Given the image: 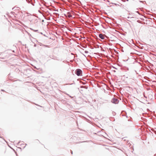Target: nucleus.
I'll return each instance as SVG.
<instances>
[{
	"label": "nucleus",
	"instance_id": "obj_1",
	"mask_svg": "<svg viewBox=\"0 0 156 156\" xmlns=\"http://www.w3.org/2000/svg\"><path fill=\"white\" fill-rule=\"evenodd\" d=\"M82 73V70L80 69H77L76 70L75 73L77 76L81 75V74Z\"/></svg>",
	"mask_w": 156,
	"mask_h": 156
},
{
	"label": "nucleus",
	"instance_id": "obj_2",
	"mask_svg": "<svg viewBox=\"0 0 156 156\" xmlns=\"http://www.w3.org/2000/svg\"><path fill=\"white\" fill-rule=\"evenodd\" d=\"M119 101L118 99L116 98H113L111 100L112 102L115 104H118Z\"/></svg>",
	"mask_w": 156,
	"mask_h": 156
},
{
	"label": "nucleus",
	"instance_id": "obj_3",
	"mask_svg": "<svg viewBox=\"0 0 156 156\" xmlns=\"http://www.w3.org/2000/svg\"><path fill=\"white\" fill-rule=\"evenodd\" d=\"M99 37L102 39H104L105 38V37L103 34H99Z\"/></svg>",
	"mask_w": 156,
	"mask_h": 156
},
{
	"label": "nucleus",
	"instance_id": "obj_4",
	"mask_svg": "<svg viewBox=\"0 0 156 156\" xmlns=\"http://www.w3.org/2000/svg\"><path fill=\"white\" fill-rule=\"evenodd\" d=\"M38 44L39 45H40L41 46H44L45 47H48V45H44L43 44H42V43H40V42L38 43Z\"/></svg>",
	"mask_w": 156,
	"mask_h": 156
},
{
	"label": "nucleus",
	"instance_id": "obj_5",
	"mask_svg": "<svg viewBox=\"0 0 156 156\" xmlns=\"http://www.w3.org/2000/svg\"><path fill=\"white\" fill-rule=\"evenodd\" d=\"M34 47H36V44H35L34 45Z\"/></svg>",
	"mask_w": 156,
	"mask_h": 156
},
{
	"label": "nucleus",
	"instance_id": "obj_6",
	"mask_svg": "<svg viewBox=\"0 0 156 156\" xmlns=\"http://www.w3.org/2000/svg\"><path fill=\"white\" fill-rule=\"evenodd\" d=\"M87 52H88V51H85V52L86 53H87Z\"/></svg>",
	"mask_w": 156,
	"mask_h": 156
},
{
	"label": "nucleus",
	"instance_id": "obj_7",
	"mask_svg": "<svg viewBox=\"0 0 156 156\" xmlns=\"http://www.w3.org/2000/svg\"><path fill=\"white\" fill-rule=\"evenodd\" d=\"M31 4H32L33 5H34V4H33V3H31Z\"/></svg>",
	"mask_w": 156,
	"mask_h": 156
},
{
	"label": "nucleus",
	"instance_id": "obj_8",
	"mask_svg": "<svg viewBox=\"0 0 156 156\" xmlns=\"http://www.w3.org/2000/svg\"><path fill=\"white\" fill-rule=\"evenodd\" d=\"M71 153L72 154H73V151H71Z\"/></svg>",
	"mask_w": 156,
	"mask_h": 156
},
{
	"label": "nucleus",
	"instance_id": "obj_9",
	"mask_svg": "<svg viewBox=\"0 0 156 156\" xmlns=\"http://www.w3.org/2000/svg\"><path fill=\"white\" fill-rule=\"evenodd\" d=\"M38 31V30H35V31Z\"/></svg>",
	"mask_w": 156,
	"mask_h": 156
},
{
	"label": "nucleus",
	"instance_id": "obj_10",
	"mask_svg": "<svg viewBox=\"0 0 156 156\" xmlns=\"http://www.w3.org/2000/svg\"><path fill=\"white\" fill-rule=\"evenodd\" d=\"M10 13H11V14H12V13H13L12 12H11Z\"/></svg>",
	"mask_w": 156,
	"mask_h": 156
},
{
	"label": "nucleus",
	"instance_id": "obj_11",
	"mask_svg": "<svg viewBox=\"0 0 156 156\" xmlns=\"http://www.w3.org/2000/svg\"><path fill=\"white\" fill-rule=\"evenodd\" d=\"M127 18L129 19V17H127Z\"/></svg>",
	"mask_w": 156,
	"mask_h": 156
},
{
	"label": "nucleus",
	"instance_id": "obj_12",
	"mask_svg": "<svg viewBox=\"0 0 156 156\" xmlns=\"http://www.w3.org/2000/svg\"><path fill=\"white\" fill-rule=\"evenodd\" d=\"M73 84V83H71V84H70V85H71V84Z\"/></svg>",
	"mask_w": 156,
	"mask_h": 156
},
{
	"label": "nucleus",
	"instance_id": "obj_13",
	"mask_svg": "<svg viewBox=\"0 0 156 156\" xmlns=\"http://www.w3.org/2000/svg\"><path fill=\"white\" fill-rule=\"evenodd\" d=\"M2 90V91H3V90Z\"/></svg>",
	"mask_w": 156,
	"mask_h": 156
}]
</instances>
